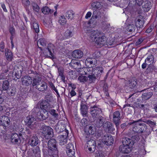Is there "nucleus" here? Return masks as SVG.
<instances>
[{
    "mask_svg": "<svg viewBox=\"0 0 157 157\" xmlns=\"http://www.w3.org/2000/svg\"><path fill=\"white\" fill-rule=\"evenodd\" d=\"M32 5L34 11L35 12H38L39 11L40 8L38 5L34 2H32Z\"/></svg>",
    "mask_w": 157,
    "mask_h": 157,
    "instance_id": "5fc2aeb1",
    "label": "nucleus"
},
{
    "mask_svg": "<svg viewBox=\"0 0 157 157\" xmlns=\"http://www.w3.org/2000/svg\"><path fill=\"white\" fill-rule=\"evenodd\" d=\"M144 24V20L142 16H139L135 20L136 26L138 28H141Z\"/></svg>",
    "mask_w": 157,
    "mask_h": 157,
    "instance_id": "5701e85b",
    "label": "nucleus"
},
{
    "mask_svg": "<svg viewBox=\"0 0 157 157\" xmlns=\"http://www.w3.org/2000/svg\"><path fill=\"white\" fill-rule=\"evenodd\" d=\"M87 147H88L89 151L90 152H93L95 150V147H94V146H92V147L87 146Z\"/></svg>",
    "mask_w": 157,
    "mask_h": 157,
    "instance_id": "338daca9",
    "label": "nucleus"
},
{
    "mask_svg": "<svg viewBox=\"0 0 157 157\" xmlns=\"http://www.w3.org/2000/svg\"><path fill=\"white\" fill-rule=\"evenodd\" d=\"M9 31L11 34V36L10 37V39H13L14 38L15 35V29L13 27H10L9 29Z\"/></svg>",
    "mask_w": 157,
    "mask_h": 157,
    "instance_id": "864d4df0",
    "label": "nucleus"
},
{
    "mask_svg": "<svg viewBox=\"0 0 157 157\" xmlns=\"http://www.w3.org/2000/svg\"><path fill=\"white\" fill-rule=\"evenodd\" d=\"M78 80L81 82L85 83L88 80V78L86 76L81 75L79 76Z\"/></svg>",
    "mask_w": 157,
    "mask_h": 157,
    "instance_id": "79ce46f5",
    "label": "nucleus"
},
{
    "mask_svg": "<svg viewBox=\"0 0 157 157\" xmlns=\"http://www.w3.org/2000/svg\"><path fill=\"white\" fill-rule=\"evenodd\" d=\"M10 119L6 116H2L0 117V124L7 127L9 124Z\"/></svg>",
    "mask_w": 157,
    "mask_h": 157,
    "instance_id": "f3484780",
    "label": "nucleus"
},
{
    "mask_svg": "<svg viewBox=\"0 0 157 157\" xmlns=\"http://www.w3.org/2000/svg\"><path fill=\"white\" fill-rule=\"evenodd\" d=\"M73 63L74 64V65L73 66L72 65V66L75 68L78 67L79 68L81 66V64L80 63V61L76 60L72 61L71 62V65Z\"/></svg>",
    "mask_w": 157,
    "mask_h": 157,
    "instance_id": "09e8293b",
    "label": "nucleus"
},
{
    "mask_svg": "<svg viewBox=\"0 0 157 157\" xmlns=\"http://www.w3.org/2000/svg\"><path fill=\"white\" fill-rule=\"evenodd\" d=\"M140 126L139 128V132L142 133L144 132L147 128V127L146 124L144 123H140Z\"/></svg>",
    "mask_w": 157,
    "mask_h": 157,
    "instance_id": "a19ab883",
    "label": "nucleus"
},
{
    "mask_svg": "<svg viewBox=\"0 0 157 157\" xmlns=\"http://www.w3.org/2000/svg\"><path fill=\"white\" fill-rule=\"evenodd\" d=\"M41 110L43 111L44 114L48 113L47 110L50 108H52V106L48 101H42L40 105Z\"/></svg>",
    "mask_w": 157,
    "mask_h": 157,
    "instance_id": "f8f14e48",
    "label": "nucleus"
},
{
    "mask_svg": "<svg viewBox=\"0 0 157 157\" xmlns=\"http://www.w3.org/2000/svg\"><path fill=\"white\" fill-rule=\"evenodd\" d=\"M56 110L54 109H52L50 111L51 114L56 118H57L58 116V114L56 113Z\"/></svg>",
    "mask_w": 157,
    "mask_h": 157,
    "instance_id": "e2e57ef3",
    "label": "nucleus"
},
{
    "mask_svg": "<svg viewBox=\"0 0 157 157\" xmlns=\"http://www.w3.org/2000/svg\"><path fill=\"white\" fill-rule=\"evenodd\" d=\"M90 112L94 119L103 115L101 109L96 106H94L90 108Z\"/></svg>",
    "mask_w": 157,
    "mask_h": 157,
    "instance_id": "39448f33",
    "label": "nucleus"
},
{
    "mask_svg": "<svg viewBox=\"0 0 157 157\" xmlns=\"http://www.w3.org/2000/svg\"><path fill=\"white\" fill-rule=\"evenodd\" d=\"M66 153L69 157H72L75 154V150L73 145L71 143L68 144L66 147Z\"/></svg>",
    "mask_w": 157,
    "mask_h": 157,
    "instance_id": "4468645a",
    "label": "nucleus"
},
{
    "mask_svg": "<svg viewBox=\"0 0 157 157\" xmlns=\"http://www.w3.org/2000/svg\"><path fill=\"white\" fill-rule=\"evenodd\" d=\"M55 49L54 46L52 44L50 43L48 44L47 47H46L44 48L43 49V52L46 56H53L52 52Z\"/></svg>",
    "mask_w": 157,
    "mask_h": 157,
    "instance_id": "0eeeda50",
    "label": "nucleus"
},
{
    "mask_svg": "<svg viewBox=\"0 0 157 157\" xmlns=\"http://www.w3.org/2000/svg\"><path fill=\"white\" fill-rule=\"evenodd\" d=\"M58 73L59 76H60L62 80L63 81H65V77L63 75V69L62 67H60L58 68Z\"/></svg>",
    "mask_w": 157,
    "mask_h": 157,
    "instance_id": "e433bc0d",
    "label": "nucleus"
},
{
    "mask_svg": "<svg viewBox=\"0 0 157 157\" xmlns=\"http://www.w3.org/2000/svg\"><path fill=\"white\" fill-rule=\"evenodd\" d=\"M34 110L39 111L37 113L36 117L38 119L40 120H43L45 119L48 117V113H47L46 114H45V115H44L42 113H41L42 111H41L40 110H41L39 108H35Z\"/></svg>",
    "mask_w": 157,
    "mask_h": 157,
    "instance_id": "a211bd4d",
    "label": "nucleus"
},
{
    "mask_svg": "<svg viewBox=\"0 0 157 157\" xmlns=\"http://www.w3.org/2000/svg\"><path fill=\"white\" fill-rule=\"evenodd\" d=\"M145 63H147V64L150 65L153 64L154 62V58L153 56L151 55L147 57L145 60Z\"/></svg>",
    "mask_w": 157,
    "mask_h": 157,
    "instance_id": "7c9ffc66",
    "label": "nucleus"
},
{
    "mask_svg": "<svg viewBox=\"0 0 157 157\" xmlns=\"http://www.w3.org/2000/svg\"><path fill=\"white\" fill-rule=\"evenodd\" d=\"M96 130L95 126L93 124L87 126L86 127L85 132L89 135H93L94 134Z\"/></svg>",
    "mask_w": 157,
    "mask_h": 157,
    "instance_id": "b1692460",
    "label": "nucleus"
},
{
    "mask_svg": "<svg viewBox=\"0 0 157 157\" xmlns=\"http://www.w3.org/2000/svg\"><path fill=\"white\" fill-rule=\"evenodd\" d=\"M2 88L3 91L8 90L9 88V83L8 81L5 80L3 82Z\"/></svg>",
    "mask_w": 157,
    "mask_h": 157,
    "instance_id": "f704fd0d",
    "label": "nucleus"
},
{
    "mask_svg": "<svg viewBox=\"0 0 157 157\" xmlns=\"http://www.w3.org/2000/svg\"><path fill=\"white\" fill-rule=\"evenodd\" d=\"M153 95L151 92H147L143 94L142 98L143 99L147 100L150 98Z\"/></svg>",
    "mask_w": 157,
    "mask_h": 157,
    "instance_id": "72a5a7b5",
    "label": "nucleus"
},
{
    "mask_svg": "<svg viewBox=\"0 0 157 157\" xmlns=\"http://www.w3.org/2000/svg\"><path fill=\"white\" fill-rule=\"evenodd\" d=\"M22 84L25 86L31 85L33 82L32 78L29 75H25L22 77L21 79Z\"/></svg>",
    "mask_w": 157,
    "mask_h": 157,
    "instance_id": "dca6fc26",
    "label": "nucleus"
},
{
    "mask_svg": "<svg viewBox=\"0 0 157 157\" xmlns=\"http://www.w3.org/2000/svg\"><path fill=\"white\" fill-rule=\"evenodd\" d=\"M151 3L149 1H145L144 5L142 6L144 10L146 12L148 11L151 8Z\"/></svg>",
    "mask_w": 157,
    "mask_h": 157,
    "instance_id": "c756f323",
    "label": "nucleus"
},
{
    "mask_svg": "<svg viewBox=\"0 0 157 157\" xmlns=\"http://www.w3.org/2000/svg\"><path fill=\"white\" fill-rule=\"evenodd\" d=\"M94 68L89 67V68H84V70L85 73V74L86 75H89L93 73Z\"/></svg>",
    "mask_w": 157,
    "mask_h": 157,
    "instance_id": "a18cd8bd",
    "label": "nucleus"
},
{
    "mask_svg": "<svg viewBox=\"0 0 157 157\" xmlns=\"http://www.w3.org/2000/svg\"><path fill=\"white\" fill-rule=\"evenodd\" d=\"M120 117V114L118 111L114 112L113 115V121L117 127L119 125Z\"/></svg>",
    "mask_w": 157,
    "mask_h": 157,
    "instance_id": "6ab92c4d",
    "label": "nucleus"
},
{
    "mask_svg": "<svg viewBox=\"0 0 157 157\" xmlns=\"http://www.w3.org/2000/svg\"><path fill=\"white\" fill-rule=\"evenodd\" d=\"M108 85L106 83H105L104 85L103 90L104 93V94L107 97H108L109 95V93L108 92Z\"/></svg>",
    "mask_w": 157,
    "mask_h": 157,
    "instance_id": "3c124183",
    "label": "nucleus"
},
{
    "mask_svg": "<svg viewBox=\"0 0 157 157\" xmlns=\"http://www.w3.org/2000/svg\"><path fill=\"white\" fill-rule=\"evenodd\" d=\"M72 55L74 58L78 59L82 57L83 54V52L81 50L77 49L72 52Z\"/></svg>",
    "mask_w": 157,
    "mask_h": 157,
    "instance_id": "393cba45",
    "label": "nucleus"
},
{
    "mask_svg": "<svg viewBox=\"0 0 157 157\" xmlns=\"http://www.w3.org/2000/svg\"><path fill=\"white\" fill-rule=\"evenodd\" d=\"M97 62L95 59L89 58L86 59L85 63L86 66L89 67V65H91L92 67V65H94Z\"/></svg>",
    "mask_w": 157,
    "mask_h": 157,
    "instance_id": "c85d7f7f",
    "label": "nucleus"
},
{
    "mask_svg": "<svg viewBox=\"0 0 157 157\" xmlns=\"http://www.w3.org/2000/svg\"><path fill=\"white\" fill-rule=\"evenodd\" d=\"M104 125V127H105L110 132L113 131L114 130L112 123L109 122H106Z\"/></svg>",
    "mask_w": 157,
    "mask_h": 157,
    "instance_id": "2f4dec72",
    "label": "nucleus"
},
{
    "mask_svg": "<svg viewBox=\"0 0 157 157\" xmlns=\"http://www.w3.org/2000/svg\"><path fill=\"white\" fill-rule=\"evenodd\" d=\"M39 140L38 138L35 136H33L29 139V144L32 146H34L37 145L39 143Z\"/></svg>",
    "mask_w": 157,
    "mask_h": 157,
    "instance_id": "4be33fe9",
    "label": "nucleus"
},
{
    "mask_svg": "<svg viewBox=\"0 0 157 157\" xmlns=\"http://www.w3.org/2000/svg\"><path fill=\"white\" fill-rule=\"evenodd\" d=\"M128 82L129 83V86L131 88H134L135 87L137 84V83L136 81H132L131 82L129 81Z\"/></svg>",
    "mask_w": 157,
    "mask_h": 157,
    "instance_id": "680f3d73",
    "label": "nucleus"
},
{
    "mask_svg": "<svg viewBox=\"0 0 157 157\" xmlns=\"http://www.w3.org/2000/svg\"><path fill=\"white\" fill-rule=\"evenodd\" d=\"M93 73H94L93 72L92 74L88 75V76L87 78H89V82L90 83L95 78V75Z\"/></svg>",
    "mask_w": 157,
    "mask_h": 157,
    "instance_id": "4d7b16f0",
    "label": "nucleus"
},
{
    "mask_svg": "<svg viewBox=\"0 0 157 157\" xmlns=\"http://www.w3.org/2000/svg\"><path fill=\"white\" fill-rule=\"evenodd\" d=\"M49 84L50 87L52 89V90L55 91L56 92L58 96H59V94L56 88L55 87L54 84L51 82H49Z\"/></svg>",
    "mask_w": 157,
    "mask_h": 157,
    "instance_id": "49530a36",
    "label": "nucleus"
},
{
    "mask_svg": "<svg viewBox=\"0 0 157 157\" xmlns=\"http://www.w3.org/2000/svg\"><path fill=\"white\" fill-rule=\"evenodd\" d=\"M33 86H37V85H39L40 83L41 82L40 80L38 78H34L33 80Z\"/></svg>",
    "mask_w": 157,
    "mask_h": 157,
    "instance_id": "603ef678",
    "label": "nucleus"
},
{
    "mask_svg": "<svg viewBox=\"0 0 157 157\" xmlns=\"http://www.w3.org/2000/svg\"><path fill=\"white\" fill-rule=\"evenodd\" d=\"M72 36V31L71 29H67L63 33V36L61 34H59L56 37L57 41L56 42V44H58L59 45L58 47L59 48L61 49H63L65 48V44H67L66 42H64V43L60 42L62 40H64L65 38H68L71 37Z\"/></svg>",
    "mask_w": 157,
    "mask_h": 157,
    "instance_id": "f03ea898",
    "label": "nucleus"
},
{
    "mask_svg": "<svg viewBox=\"0 0 157 157\" xmlns=\"http://www.w3.org/2000/svg\"><path fill=\"white\" fill-rule=\"evenodd\" d=\"M87 146H96V142L95 140H90L88 141L87 143Z\"/></svg>",
    "mask_w": 157,
    "mask_h": 157,
    "instance_id": "bf43d9fd",
    "label": "nucleus"
},
{
    "mask_svg": "<svg viewBox=\"0 0 157 157\" xmlns=\"http://www.w3.org/2000/svg\"><path fill=\"white\" fill-rule=\"evenodd\" d=\"M16 92L15 89H11L10 92H8V94L10 96H13L15 95Z\"/></svg>",
    "mask_w": 157,
    "mask_h": 157,
    "instance_id": "69168bd1",
    "label": "nucleus"
},
{
    "mask_svg": "<svg viewBox=\"0 0 157 157\" xmlns=\"http://www.w3.org/2000/svg\"><path fill=\"white\" fill-rule=\"evenodd\" d=\"M12 76L13 78L15 77V78H14V79H15V78L17 79H19L20 78L21 75L19 74V72H18L17 71L16 72V70H15L13 73Z\"/></svg>",
    "mask_w": 157,
    "mask_h": 157,
    "instance_id": "052dcab7",
    "label": "nucleus"
},
{
    "mask_svg": "<svg viewBox=\"0 0 157 157\" xmlns=\"http://www.w3.org/2000/svg\"><path fill=\"white\" fill-rule=\"evenodd\" d=\"M25 122L30 128L32 129L35 127L34 125L36 124V120L34 117L29 116L27 117Z\"/></svg>",
    "mask_w": 157,
    "mask_h": 157,
    "instance_id": "2eb2a0df",
    "label": "nucleus"
},
{
    "mask_svg": "<svg viewBox=\"0 0 157 157\" xmlns=\"http://www.w3.org/2000/svg\"><path fill=\"white\" fill-rule=\"evenodd\" d=\"M22 138L21 134H17L16 133H13L10 137L11 141L14 144L18 145L21 143V138Z\"/></svg>",
    "mask_w": 157,
    "mask_h": 157,
    "instance_id": "1a4fd4ad",
    "label": "nucleus"
},
{
    "mask_svg": "<svg viewBox=\"0 0 157 157\" xmlns=\"http://www.w3.org/2000/svg\"><path fill=\"white\" fill-rule=\"evenodd\" d=\"M59 23L61 25H64L67 22V20L64 16H60L59 19Z\"/></svg>",
    "mask_w": 157,
    "mask_h": 157,
    "instance_id": "58836bf2",
    "label": "nucleus"
},
{
    "mask_svg": "<svg viewBox=\"0 0 157 157\" xmlns=\"http://www.w3.org/2000/svg\"><path fill=\"white\" fill-rule=\"evenodd\" d=\"M66 125L63 122H58L55 126V129L57 133H60L66 131Z\"/></svg>",
    "mask_w": 157,
    "mask_h": 157,
    "instance_id": "9b49d317",
    "label": "nucleus"
},
{
    "mask_svg": "<svg viewBox=\"0 0 157 157\" xmlns=\"http://www.w3.org/2000/svg\"><path fill=\"white\" fill-rule=\"evenodd\" d=\"M136 4V2L135 0H129L128 6H129L133 7Z\"/></svg>",
    "mask_w": 157,
    "mask_h": 157,
    "instance_id": "0e129e2a",
    "label": "nucleus"
},
{
    "mask_svg": "<svg viewBox=\"0 0 157 157\" xmlns=\"http://www.w3.org/2000/svg\"><path fill=\"white\" fill-rule=\"evenodd\" d=\"M48 149L52 151V153H58V151L56 145V140L52 139L50 140L48 143Z\"/></svg>",
    "mask_w": 157,
    "mask_h": 157,
    "instance_id": "6e6552de",
    "label": "nucleus"
},
{
    "mask_svg": "<svg viewBox=\"0 0 157 157\" xmlns=\"http://www.w3.org/2000/svg\"><path fill=\"white\" fill-rule=\"evenodd\" d=\"M65 132V135H59L58 136L59 144L61 145L65 144L67 142L69 131L67 130H66Z\"/></svg>",
    "mask_w": 157,
    "mask_h": 157,
    "instance_id": "9d476101",
    "label": "nucleus"
},
{
    "mask_svg": "<svg viewBox=\"0 0 157 157\" xmlns=\"http://www.w3.org/2000/svg\"><path fill=\"white\" fill-rule=\"evenodd\" d=\"M74 15V13L73 12L72 10H69L67 12L66 17L68 19H72Z\"/></svg>",
    "mask_w": 157,
    "mask_h": 157,
    "instance_id": "4c0bfd02",
    "label": "nucleus"
},
{
    "mask_svg": "<svg viewBox=\"0 0 157 157\" xmlns=\"http://www.w3.org/2000/svg\"><path fill=\"white\" fill-rule=\"evenodd\" d=\"M42 12L44 14H47L49 13H52L53 11L52 10L50 9L48 7L45 6L41 10Z\"/></svg>",
    "mask_w": 157,
    "mask_h": 157,
    "instance_id": "c9c22d12",
    "label": "nucleus"
},
{
    "mask_svg": "<svg viewBox=\"0 0 157 157\" xmlns=\"http://www.w3.org/2000/svg\"><path fill=\"white\" fill-rule=\"evenodd\" d=\"M90 37L92 41H95L98 44L103 45L107 41V38L104 34L98 30L92 31Z\"/></svg>",
    "mask_w": 157,
    "mask_h": 157,
    "instance_id": "f257e3e1",
    "label": "nucleus"
},
{
    "mask_svg": "<svg viewBox=\"0 0 157 157\" xmlns=\"http://www.w3.org/2000/svg\"><path fill=\"white\" fill-rule=\"evenodd\" d=\"M33 153L36 157H40V151L38 147H36L33 150Z\"/></svg>",
    "mask_w": 157,
    "mask_h": 157,
    "instance_id": "ea45409f",
    "label": "nucleus"
},
{
    "mask_svg": "<svg viewBox=\"0 0 157 157\" xmlns=\"http://www.w3.org/2000/svg\"><path fill=\"white\" fill-rule=\"evenodd\" d=\"M123 145L119 147L121 152L123 153L128 154L131 151L133 143H132L131 139L128 138L123 139L122 141Z\"/></svg>",
    "mask_w": 157,
    "mask_h": 157,
    "instance_id": "7ed1b4c3",
    "label": "nucleus"
},
{
    "mask_svg": "<svg viewBox=\"0 0 157 157\" xmlns=\"http://www.w3.org/2000/svg\"><path fill=\"white\" fill-rule=\"evenodd\" d=\"M81 113L83 116H86L88 111V109L85 102H82L80 105Z\"/></svg>",
    "mask_w": 157,
    "mask_h": 157,
    "instance_id": "a878e982",
    "label": "nucleus"
},
{
    "mask_svg": "<svg viewBox=\"0 0 157 157\" xmlns=\"http://www.w3.org/2000/svg\"><path fill=\"white\" fill-rule=\"evenodd\" d=\"M140 137L138 135H135L133 136L132 137V140H131L132 143H133V144L137 142L140 139Z\"/></svg>",
    "mask_w": 157,
    "mask_h": 157,
    "instance_id": "8fccbe9b",
    "label": "nucleus"
},
{
    "mask_svg": "<svg viewBox=\"0 0 157 157\" xmlns=\"http://www.w3.org/2000/svg\"><path fill=\"white\" fill-rule=\"evenodd\" d=\"M141 121V120L139 119L136 121H132L129 123L130 125H132V130L134 132L140 133L139 127L140 126V124L139 122Z\"/></svg>",
    "mask_w": 157,
    "mask_h": 157,
    "instance_id": "ddd939ff",
    "label": "nucleus"
},
{
    "mask_svg": "<svg viewBox=\"0 0 157 157\" xmlns=\"http://www.w3.org/2000/svg\"><path fill=\"white\" fill-rule=\"evenodd\" d=\"M135 26L133 24H130L127 26V29L129 32H132L135 30Z\"/></svg>",
    "mask_w": 157,
    "mask_h": 157,
    "instance_id": "de8ad7c7",
    "label": "nucleus"
},
{
    "mask_svg": "<svg viewBox=\"0 0 157 157\" xmlns=\"http://www.w3.org/2000/svg\"><path fill=\"white\" fill-rule=\"evenodd\" d=\"M96 118L97 119L95 121V124L96 125L97 127L102 126L105 122V118L103 117L102 115H100Z\"/></svg>",
    "mask_w": 157,
    "mask_h": 157,
    "instance_id": "aec40b11",
    "label": "nucleus"
},
{
    "mask_svg": "<svg viewBox=\"0 0 157 157\" xmlns=\"http://www.w3.org/2000/svg\"><path fill=\"white\" fill-rule=\"evenodd\" d=\"M32 28L33 29L36 33H38L39 32V26L37 23L34 22L32 25Z\"/></svg>",
    "mask_w": 157,
    "mask_h": 157,
    "instance_id": "37998d69",
    "label": "nucleus"
},
{
    "mask_svg": "<svg viewBox=\"0 0 157 157\" xmlns=\"http://www.w3.org/2000/svg\"><path fill=\"white\" fill-rule=\"evenodd\" d=\"M105 153L104 151H99L96 153L95 157H105Z\"/></svg>",
    "mask_w": 157,
    "mask_h": 157,
    "instance_id": "13d9d810",
    "label": "nucleus"
},
{
    "mask_svg": "<svg viewBox=\"0 0 157 157\" xmlns=\"http://www.w3.org/2000/svg\"><path fill=\"white\" fill-rule=\"evenodd\" d=\"M46 45L47 41L44 39L41 38L38 41L37 45L39 48L42 51H43V49L46 48Z\"/></svg>",
    "mask_w": 157,
    "mask_h": 157,
    "instance_id": "412c9836",
    "label": "nucleus"
},
{
    "mask_svg": "<svg viewBox=\"0 0 157 157\" xmlns=\"http://www.w3.org/2000/svg\"><path fill=\"white\" fill-rule=\"evenodd\" d=\"M41 132L45 138L51 137L53 133L52 129L49 126L43 125L41 127Z\"/></svg>",
    "mask_w": 157,
    "mask_h": 157,
    "instance_id": "423d86ee",
    "label": "nucleus"
},
{
    "mask_svg": "<svg viewBox=\"0 0 157 157\" xmlns=\"http://www.w3.org/2000/svg\"><path fill=\"white\" fill-rule=\"evenodd\" d=\"M93 73L96 75H100L104 73V68L102 67H97L94 68Z\"/></svg>",
    "mask_w": 157,
    "mask_h": 157,
    "instance_id": "cd10ccee",
    "label": "nucleus"
},
{
    "mask_svg": "<svg viewBox=\"0 0 157 157\" xmlns=\"http://www.w3.org/2000/svg\"><path fill=\"white\" fill-rule=\"evenodd\" d=\"M5 51V55L7 59L9 61H12L13 59L12 53L9 51L8 49H6Z\"/></svg>",
    "mask_w": 157,
    "mask_h": 157,
    "instance_id": "473e14b6",
    "label": "nucleus"
},
{
    "mask_svg": "<svg viewBox=\"0 0 157 157\" xmlns=\"http://www.w3.org/2000/svg\"><path fill=\"white\" fill-rule=\"evenodd\" d=\"M6 127L0 124V136H2L6 132Z\"/></svg>",
    "mask_w": 157,
    "mask_h": 157,
    "instance_id": "6e6d98bb",
    "label": "nucleus"
},
{
    "mask_svg": "<svg viewBox=\"0 0 157 157\" xmlns=\"http://www.w3.org/2000/svg\"><path fill=\"white\" fill-rule=\"evenodd\" d=\"M113 138L111 136L106 135L102 136L101 139L99 140V143H98V144L101 145L103 143L107 145H110L113 144Z\"/></svg>",
    "mask_w": 157,
    "mask_h": 157,
    "instance_id": "20e7f679",
    "label": "nucleus"
},
{
    "mask_svg": "<svg viewBox=\"0 0 157 157\" xmlns=\"http://www.w3.org/2000/svg\"><path fill=\"white\" fill-rule=\"evenodd\" d=\"M102 6L101 4L99 2H94L92 4V7L94 8L93 10L98 9Z\"/></svg>",
    "mask_w": 157,
    "mask_h": 157,
    "instance_id": "c03bdc74",
    "label": "nucleus"
},
{
    "mask_svg": "<svg viewBox=\"0 0 157 157\" xmlns=\"http://www.w3.org/2000/svg\"><path fill=\"white\" fill-rule=\"evenodd\" d=\"M144 122L149 124L150 126H153L155 124L154 122L150 120L146 121H144Z\"/></svg>",
    "mask_w": 157,
    "mask_h": 157,
    "instance_id": "774afa93",
    "label": "nucleus"
},
{
    "mask_svg": "<svg viewBox=\"0 0 157 157\" xmlns=\"http://www.w3.org/2000/svg\"><path fill=\"white\" fill-rule=\"evenodd\" d=\"M36 87L39 90L43 91L47 90L48 86L46 82L42 81L41 82L39 85H38Z\"/></svg>",
    "mask_w": 157,
    "mask_h": 157,
    "instance_id": "bb28decb",
    "label": "nucleus"
}]
</instances>
